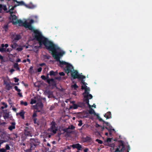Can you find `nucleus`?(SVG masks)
Here are the masks:
<instances>
[{"instance_id": "0e129e2a", "label": "nucleus", "mask_w": 152, "mask_h": 152, "mask_svg": "<svg viewBox=\"0 0 152 152\" xmlns=\"http://www.w3.org/2000/svg\"><path fill=\"white\" fill-rule=\"evenodd\" d=\"M46 80H48V79H50L49 78V74H48L47 75V76L46 77Z\"/></svg>"}, {"instance_id": "4c0bfd02", "label": "nucleus", "mask_w": 152, "mask_h": 152, "mask_svg": "<svg viewBox=\"0 0 152 152\" xmlns=\"http://www.w3.org/2000/svg\"><path fill=\"white\" fill-rule=\"evenodd\" d=\"M8 46L9 45L7 44H5V45H4V44H2L1 45V47L2 48L5 47L6 48H7L8 47Z\"/></svg>"}, {"instance_id": "1a4fd4ad", "label": "nucleus", "mask_w": 152, "mask_h": 152, "mask_svg": "<svg viewBox=\"0 0 152 152\" xmlns=\"http://www.w3.org/2000/svg\"><path fill=\"white\" fill-rule=\"evenodd\" d=\"M46 82L49 84H51V86L53 87H56V83L55 79L53 78H51L50 79H48L46 80Z\"/></svg>"}, {"instance_id": "774afa93", "label": "nucleus", "mask_w": 152, "mask_h": 152, "mask_svg": "<svg viewBox=\"0 0 152 152\" xmlns=\"http://www.w3.org/2000/svg\"><path fill=\"white\" fill-rule=\"evenodd\" d=\"M21 61V60L20 58H18L16 60V62H20Z\"/></svg>"}, {"instance_id": "aec40b11", "label": "nucleus", "mask_w": 152, "mask_h": 152, "mask_svg": "<svg viewBox=\"0 0 152 152\" xmlns=\"http://www.w3.org/2000/svg\"><path fill=\"white\" fill-rule=\"evenodd\" d=\"M89 99H90L89 97L84 98V102H86L88 107L91 108V106L89 103Z\"/></svg>"}, {"instance_id": "052dcab7", "label": "nucleus", "mask_w": 152, "mask_h": 152, "mask_svg": "<svg viewBox=\"0 0 152 152\" xmlns=\"http://www.w3.org/2000/svg\"><path fill=\"white\" fill-rule=\"evenodd\" d=\"M11 50H12V49H10L9 48H8L7 50L6 49V52H7L10 53Z\"/></svg>"}, {"instance_id": "e2e57ef3", "label": "nucleus", "mask_w": 152, "mask_h": 152, "mask_svg": "<svg viewBox=\"0 0 152 152\" xmlns=\"http://www.w3.org/2000/svg\"><path fill=\"white\" fill-rule=\"evenodd\" d=\"M126 148H127V150H130V147L129 145H128L126 146Z\"/></svg>"}, {"instance_id": "c03bdc74", "label": "nucleus", "mask_w": 152, "mask_h": 152, "mask_svg": "<svg viewBox=\"0 0 152 152\" xmlns=\"http://www.w3.org/2000/svg\"><path fill=\"white\" fill-rule=\"evenodd\" d=\"M4 118H9V114L8 113H6L4 115Z\"/></svg>"}, {"instance_id": "79ce46f5", "label": "nucleus", "mask_w": 152, "mask_h": 152, "mask_svg": "<svg viewBox=\"0 0 152 152\" xmlns=\"http://www.w3.org/2000/svg\"><path fill=\"white\" fill-rule=\"evenodd\" d=\"M0 59L1 62L4 61L3 57L1 55H0Z\"/></svg>"}, {"instance_id": "ea45409f", "label": "nucleus", "mask_w": 152, "mask_h": 152, "mask_svg": "<svg viewBox=\"0 0 152 152\" xmlns=\"http://www.w3.org/2000/svg\"><path fill=\"white\" fill-rule=\"evenodd\" d=\"M10 147L9 146V145H8V144H7L5 146V150H10Z\"/></svg>"}, {"instance_id": "dca6fc26", "label": "nucleus", "mask_w": 152, "mask_h": 152, "mask_svg": "<svg viewBox=\"0 0 152 152\" xmlns=\"http://www.w3.org/2000/svg\"><path fill=\"white\" fill-rule=\"evenodd\" d=\"M25 112L23 110H21V111L18 113H17V115H19L21 117L22 119H24V114Z\"/></svg>"}, {"instance_id": "6ab92c4d", "label": "nucleus", "mask_w": 152, "mask_h": 152, "mask_svg": "<svg viewBox=\"0 0 152 152\" xmlns=\"http://www.w3.org/2000/svg\"><path fill=\"white\" fill-rule=\"evenodd\" d=\"M75 128V127L73 125H71L68 126V128L66 129L65 132L67 133H71V132L68 131L69 129H73Z\"/></svg>"}, {"instance_id": "58836bf2", "label": "nucleus", "mask_w": 152, "mask_h": 152, "mask_svg": "<svg viewBox=\"0 0 152 152\" xmlns=\"http://www.w3.org/2000/svg\"><path fill=\"white\" fill-rule=\"evenodd\" d=\"M96 141L97 142L101 144L103 143L102 141L100 140L99 139H96Z\"/></svg>"}, {"instance_id": "7ed1b4c3", "label": "nucleus", "mask_w": 152, "mask_h": 152, "mask_svg": "<svg viewBox=\"0 0 152 152\" xmlns=\"http://www.w3.org/2000/svg\"><path fill=\"white\" fill-rule=\"evenodd\" d=\"M40 142L39 140L36 138H31L27 144L28 148L34 150L39 147Z\"/></svg>"}, {"instance_id": "4be33fe9", "label": "nucleus", "mask_w": 152, "mask_h": 152, "mask_svg": "<svg viewBox=\"0 0 152 152\" xmlns=\"http://www.w3.org/2000/svg\"><path fill=\"white\" fill-rule=\"evenodd\" d=\"M12 18V20L13 21H16V20H17V17L15 15H10V19Z\"/></svg>"}, {"instance_id": "6e6552de", "label": "nucleus", "mask_w": 152, "mask_h": 152, "mask_svg": "<svg viewBox=\"0 0 152 152\" xmlns=\"http://www.w3.org/2000/svg\"><path fill=\"white\" fill-rule=\"evenodd\" d=\"M104 123H105L106 126H108L107 127H105V128L108 130V132H109L110 134V135L111 134V132L112 131H115V130L114 129H112V127L110 125V124L107 122H104V121H103Z\"/></svg>"}, {"instance_id": "9d476101", "label": "nucleus", "mask_w": 152, "mask_h": 152, "mask_svg": "<svg viewBox=\"0 0 152 152\" xmlns=\"http://www.w3.org/2000/svg\"><path fill=\"white\" fill-rule=\"evenodd\" d=\"M12 22V23L14 25H16L18 23L19 26H23L25 27V26L24 25V23H25V21L24 22H23L21 20H16V21H13V22Z\"/></svg>"}, {"instance_id": "a18cd8bd", "label": "nucleus", "mask_w": 152, "mask_h": 152, "mask_svg": "<svg viewBox=\"0 0 152 152\" xmlns=\"http://www.w3.org/2000/svg\"><path fill=\"white\" fill-rule=\"evenodd\" d=\"M79 123L78 124V126H81L82 125V121L81 120H80L79 121Z\"/></svg>"}, {"instance_id": "f3484780", "label": "nucleus", "mask_w": 152, "mask_h": 152, "mask_svg": "<svg viewBox=\"0 0 152 152\" xmlns=\"http://www.w3.org/2000/svg\"><path fill=\"white\" fill-rule=\"evenodd\" d=\"M2 10H4L6 12L7 11V9L6 5L0 4V12H1Z\"/></svg>"}, {"instance_id": "72a5a7b5", "label": "nucleus", "mask_w": 152, "mask_h": 152, "mask_svg": "<svg viewBox=\"0 0 152 152\" xmlns=\"http://www.w3.org/2000/svg\"><path fill=\"white\" fill-rule=\"evenodd\" d=\"M79 106L76 104H73V108L74 109H75L78 108Z\"/></svg>"}, {"instance_id": "69168bd1", "label": "nucleus", "mask_w": 152, "mask_h": 152, "mask_svg": "<svg viewBox=\"0 0 152 152\" xmlns=\"http://www.w3.org/2000/svg\"><path fill=\"white\" fill-rule=\"evenodd\" d=\"M88 150V148H86L84 150V152H87Z\"/></svg>"}, {"instance_id": "f03ea898", "label": "nucleus", "mask_w": 152, "mask_h": 152, "mask_svg": "<svg viewBox=\"0 0 152 152\" xmlns=\"http://www.w3.org/2000/svg\"><path fill=\"white\" fill-rule=\"evenodd\" d=\"M34 22V20L32 19L30 20L28 23L26 21H25V23H24L25 28H28L29 30L34 32L35 34V38L39 42L40 46H42L43 44L49 51L53 49V48L56 45L54 44L53 42L48 40L47 38L43 36L38 30L35 29L31 25V24Z\"/></svg>"}, {"instance_id": "473e14b6", "label": "nucleus", "mask_w": 152, "mask_h": 152, "mask_svg": "<svg viewBox=\"0 0 152 152\" xmlns=\"http://www.w3.org/2000/svg\"><path fill=\"white\" fill-rule=\"evenodd\" d=\"M84 79H79L80 80H81V83L82 84H83V85L85 87H86V83L85 82V80H83Z\"/></svg>"}, {"instance_id": "e433bc0d", "label": "nucleus", "mask_w": 152, "mask_h": 152, "mask_svg": "<svg viewBox=\"0 0 152 152\" xmlns=\"http://www.w3.org/2000/svg\"><path fill=\"white\" fill-rule=\"evenodd\" d=\"M36 100L33 99H31V102L30 103L31 104H35L36 103Z\"/></svg>"}, {"instance_id": "4468645a", "label": "nucleus", "mask_w": 152, "mask_h": 152, "mask_svg": "<svg viewBox=\"0 0 152 152\" xmlns=\"http://www.w3.org/2000/svg\"><path fill=\"white\" fill-rule=\"evenodd\" d=\"M37 116V114L36 113H34L32 115V119L33 120L34 123L35 124H37L38 125H39V122L36 121L37 119L35 118Z\"/></svg>"}, {"instance_id": "f257e3e1", "label": "nucleus", "mask_w": 152, "mask_h": 152, "mask_svg": "<svg viewBox=\"0 0 152 152\" xmlns=\"http://www.w3.org/2000/svg\"><path fill=\"white\" fill-rule=\"evenodd\" d=\"M53 48V49L50 50V51H51V55L54 58L56 61L59 62V66L61 67H63L64 65H66L64 68L65 73L68 74L70 72L71 77L73 79L77 78L78 79H82L86 78L85 76L79 74L77 70H75L71 64L65 61L60 60V57L65 54V52L62 50L59 47L56 45Z\"/></svg>"}, {"instance_id": "20e7f679", "label": "nucleus", "mask_w": 152, "mask_h": 152, "mask_svg": "<svg viewBox=\"0 0 152 152\" xmlns=\"http://www.w3.org/2000/svg\"><path fill=\"white\" fill-rule=\"evenodd\" d=\"M81 89L85 90V92L83 94V95H84V98L89 97L90 99H92L93 98L92 95L89 94L90 89L89 88H87V86H86V87H85L83 86H82Z\"/></svg>"}, {"instance_id": "ddd939ff", "label": "nucleus", "mask_w": 152, "mask_h": 152, "mask_svg": "<svg viewBox=\"0 0 152 152\" xmlns=\"http://www.w3.org/2000/svg\"><path fill=\"white\" fill-rule=\"evenodd\" d=\"M11 6H10L9 7V10L7 11L6 12L8 13L9 12L10 14V15H12V14L14 13V12L12 11L13 10H14V8L16 6H17V5H15L13 7H12L11 8H10V7Z\"/></svg>"}, {"instance_id": "412c9836", "label": "nucleus", "mask_w": 152, "mask_h": 152, "mask_svg": "<svg viewBox=\"0 0 152 152\" xmlns=\"http://www.w3.org/2000/svg\"><path fill=\"white\" fill-rule=\"evenodd\" d=\"M104 116L106 117L107 119L111 118H112L111 113L110 112H107L104 115Z\"/></svg>"}, {"instance_id": "a878e982", "label": "nucleus", "mask_w": 152, "mask_h": 152, "mask_svg": "<svg viewBox=\"0 0 152 152\" xmlns=\"http://www.w3.org/2000/svg\"><path fill=\"white\" fill-rule=\"evenodd\" d=\"M11 46L12 48L15 49L16 47L18 46V45L16 42H13L12 44H11Z\"/></svg>"}, {"instance_id": "37998d69", "label": "nucleus", "mask_w": 152, "mask_h": 152, "mask_svg": "<svg viewBox=\"0 0 152 152\" xmlns=\"http://www.w3.org/2000/svg\"><path fill=\"white\" fill-rule=\"evenodd\" d=\"M73 87L75 89H76L78 88V86L76 84H74L73 85Z\"/></svg>"}, {"instance_id": "393cba45", "label": "nucleus", "mask_w": 152, "mask_h": 152, "mask_svg": "<svg viewBox=\"0 0 152 152\" xmlns=\"http://www.w3.org/2000/svg\"><path fill=\"white\" fill-rule=\"evenodd\" d=\"M14 67L16 69V70L20 71V68L19 67L18 64L17 63H15L13 65Z\"/></svg>"}, {"instance_id": "2f4dec72", "label": "nucleus", "mask_w": 152, "mask_h": 152, "mask_svg": "<svg viewBox=\"0 0 152 152\" xmlns=\"http://www.w3.org/2000/svg\"><path fill=\"white\" fill-rule=\"evenodd\" d=\"M0 52L1 53L6 52V48L2 47L0 48Z\"/></svg>"}, {"instance_id": "39448f33", "label": "nucleus", "mask_w": 152, "mask_h": 152, "mask_svg": "<svg viewBox=\"0 0 152 152\" xmlns=\"http://www.w3.org/2000/svg\"><path fill=\"white\" fill-rule=\"evenodd\" d=\"M125 149V148L123 141L120 140L118 141V146L115 149V152H121L124 151Z\"/></svg>"}, {"instance_id": "338daca9", "label": "nucleus", "mask_w": 152, "mask_h": 152, "mask_svg": "<svg viewBox=\"0 0 152 152\" xmlns=\"http://www.w3.org/2000/svg\"><path fill=\"white\" fill-rule=\"evenodd\" d=\"M15 71V70L14 69H12L10 70V72L11 73H12L13 72Z\"/></svg>"}, {"instance_id": "a211bd4d", "label": "nucleus", "mask_w": 152, "mask_h": 152, "mask_svg": "<svg viewBox=\"0 0 152 152\" xmlns=\"http://www.w3.org/2000/svg\"><path fill=\"white\" fill-rule=\"evenodd\" d=\"M14 36V40L18 41L21 38V36L19 34H15Z\"/></svg>"}, {"instance_id": "2eb2a0df", "label": "nucleus", "mask_w": 152, "mask_h": 152, "mask_svg": "<svg viewBox=\"0 0 152 152\" xmlns=\"http://www.w3.org/2000/svg\"><path fill=\"white\" fill-rule=\"evenodd\" d=\"M11 125L9 126L8 129L10 131H12L13 129H14L15 128L16 123L15 122H12L11 123Z\"/></svg>"}, {"instance_id": "603ef678", "label": "nucleus", "mask_w": 152, "mask_h": 152, "mask_svg": "<svg viewBox=\"0 0 152 152\" xmlns=\"http://www.w3.org/2000/svg\"><path fill=\"white\" fill-rule=\"evenodd\" d=\"M59 74L60 75L62 76H64L65 75L64 73L63 72H59Z\"/></svg>"}, {"instance_id": "b1692460", "label": "nucleus", "mask_w": 152, "mask_h": 152, "mask_svg": "<svg viewBox=\"0 0 152 152\" xmlns=\"http://www.w3.org/2000/svg\"><path fill=\"white\" fill-rule=\"evenodd\" d=\"M57 74V72H54L53 70L50 71L49 72V75L51 76H56Z\"/></svg>"}, {"instance_id": "864d4df0", "label": "nucleus", "mask_w": 152, "mask_h": 152, "mask_svg": "<svg viewBox=\"0 0 152 152\" xmlns=\"http://www.w3.org/2000/svg\"><path fill=\"white\" fill-rule=\"evenodd\" d=\"M112 138H108L107 139V141L108 142H111V140Z\"/></svg>"}, {"instance_id": "c85d7f7f", "label": "nucleus", "mask_w": 152, "mask_h": 152, "mask_svg": "<svg viewBox=\"0 0 152 152\" xmlns=\"http://www.w3.org/2000/svg\"><path fill=\"white\" fill-rule=\"evenodd\" d=\"M84 140L86 142H89L91 140V138L88 136H87L84 138Z\"/></svg>"}, {"instance_id": "f8f14e48", "label": "nucleus", "mask_w": 152, "mask_h": 152, "mask_svg": "<svg viewBox=\"0 0 152 152\" xmlns=\"http://www.w3.org/2000/svg\"><path fill=\"white\" fill-rule=\"evenodd\" d=\"M72 147L74 148H76L78 150H80L82 148V146L79 143H77L75 144H73L72 145Z\"/></svg>"}, {"instance_id": "0eeeda50", "label": "nucleus", "mask_w": 152, "mask_h": 152, "mask_svg": "<svg viewBox=\"0 0 152 152\" xmlns=\"http://www.w3.org/2000/svg\"><path fill=\"white\" fill-rule=\"evenodd\" d=\"M31 127H26L24 129V134L25 135L31 136Z\"/></svg>"}, {"instance_id": "bb28decb", "label": "nucleus", "mask_w": 152, "mask_h": 152, "mask_svg": "<svg viewBox=\"0 0 152 152\" xmlns=\"http://www.w3.org/2000/svg\"><path fill=\"white\" fill-rule=\"evenodd\" d=\"M88 113L90 114H95V113L94 110L92 108H90L88 111Z\"/></svg>"}, {"instance_id": "09e8293b", "label": "nucleus", "mask_w": 152, "mask_h": 152, "mask_svg": "<svg viewBox=\"0 0 152 152\" xmlns=\"http://www.w3.org/2000/svg\"><path fill=\"white\" fill-rule=\"evenodd\" d=\"M2 104L3 105H4V107H5V108H6L7 107V104L5 103V102H3L2 103Z\"/></svg>"}, {"instance_id": "a19ab883", "label": "nucleus", "mask_w": 152, "mask_h": 152, "mask_svg": "<svg viewBox=\"0 0 152 152\" xmlns=\"http://www.w3.org/2000/svg\"><path fill=\"white\" fill-rule=\"evenodd\" d=\"M23 49V48L22 47H19L18 48L16 49V50H18V51H21Z\"/></svg>"}, {"instance_id": "9b49d317", "label": "nucleus", "mask_w": 152, "mask_h": 152, "mask_svg": "<svg viewBox=\"0 0 152 152\" xmlns=\"http://www.w3.org/2000/svg\"><path fill=\"white\" fill-rule=\"evenodd\" d=\"M45 95H47L49 98H51L53 95V92L50 90H46L45 92Z\"/></svg>"}, {"instance_id": "423d86ee", "label": "nucleus", "mask_w": 152, "mask_h": 152, "mask_svg": "<svg viewBox=\"0 0 152 152\" xmlns=\"http://www.w3.org/2000/svg\"><path fill=\"white\" fill-rule=\"evenodd\" d=\"M51 127L49 129V130L51 132H52L54 134L56 133L58 131L57 128L56 126V123L54 121H53L51 122Z\"/></svg>"}, {"instance_id": "49530a36", "label": "nucleus", "mask_w": 152, "mask_h": 152, "mask_svg": "<svg viewBox=\"0 0 152 152\" xmlns=\"http://www.w3.org/2000/svg\"><path fill=\"white\" fill-rule=\"evenodd\" d=\"M14 81L15 83L18 82L19 80V79L16 77H14Z\"/></svg>"}, {"instance_id": "3c124183", "label": "nucleus", "mask_w": 152, "mask_h": 152, "mask_svg": "<svg viewBox=\"0 0 152 152\" xmlns=\"http://www.w3.org/2000/svg\"><path fill=\"white\" fill-rule=\"evenodd\" d=\"M54 79L55 80H60L61 79V77L60 76H59L58 77H56L54 78Z\"/></svg>"}, {"instance_id": "6e6d98bb", "label": "nucleus", "mask_w": 152, "mask_h": 152, "mask_svg": "<svg viewBox=\"0 0 152 152\" xmlns=\"http://www.w3.org/2000/svg\"><path fill=\"white\" fill-rule=\"evenodd\" d=\"M39 107H42L43 106V104L41 102H40L39 103Z\"/></svg>"}, {"instance_id": "8fccbe9b", "label": "nucleus", "mask_w": 152, "mask_h": 152, "mask_svg": "<svg viewBox=\"0 0 152 152\" xmlns=\"http://www.w3.org/2000/svg\"><path fill=\"white\" fill-rule=\"evenodd\" d=\"M41 78L42 79H43L44 80H46V77L45 75H43L41 76Z\"/></svg>"}, {"instance_id": "c9c22d12", "label": "nucleus", "mask_w": 152, "mask_h": 152, "mask_svg": "<svg viewBox=\"0 0 152 152\" xmlns=\"http://www.w3.org/2000/svg\"><path fill=\"white\" fill-rule=\"evenodd\" d=\"M14 88L15 90L17 91L18 92H20L21 91V90L18 88V87L17 86H15L14 87Z\"/></svg>"}, {"instance_id": "5fc2aeb1", "label": "nucleus", "mask_w": 152, "mask_h": 152, "mask_svg": "<svg viewBox=\"0 0 152 152\" xmlns=\"http://www.w3.org/2000/svg\"><path fill=\"white\" fill-rule=\"evenodd\" d=\"M6 150L4 148L0 149V152H5Z\"/></svg>"}, {"instance_id": "680f3d73", "label": "nucleus", "mask_w": 152, "mask_h": 152, "mask_svg": "<svg viewBox=\"0 0 152 152\" xmlns=\"http://www.w3.org/2000/svg\"><path fill=\"white\" fill-rule=\"evenodd\" d=\"M109 146L113 148L115 147V144L112 143L109 145Z\"/></svg>"}, {"instance_id": "4d7b16f0", "label": "nucleus", "mask_w": 152, "mask_h": 152, "mask_svg": "<svg viewBox=\"0 0 152 152\" xmlns=\"http://www.w3.org/2000/svg\"><path fill=\"white\" fill-rule=\"evenodd\" d=\"M42 70V68L41 67H39L37 69V72H41Z\"/></svg>"}, {"instance_id": "bf43d9fd", "label": "nucleus", "mask_w": 152, "mask_h": 152, "mask_svg": "<svg viewBox=\"0 0 152 152\" xmlns=\"http://www.w3.org/2000/svg\"><path fill=\"white\" fill-rule=\"evenodd\" d=\"M18 94L20 97H23V95L22 94L20 93V92H18Z\"/></svg>"}, {"instance_id": "f704fd0d", "label": "nucleus", "mask_w": 152, "mask_h": 152, "mask_svg": "<svg viewBox=\"0 0 152 152\" xmlns=\"http://www.w3.org/2000/svg\"><path fill=\"white\" fill-rule=\"evenodd\" d=\"M6 86L7 88V90H9L12 88V86L9 84H6Z\"/></svg>"}, {"instance_id": "c756f323", "label": "nucleus", "mask_w": 152, "mask_h": 152, "mask_svg": "<svg viewBox=\"0 0 152 152\" xmlns=\"http://www.w3.org/2000/svg\"><path fill=\"white\" fill-rule=\"evenodd\" d=\"M3 28L5 31H7L8 28V24H5L3 26Z\"/></svg>"}, {"instance_id": "de8ad7c7", "label": "nucleus", "mask_w": 152, "mask_h": 152, "mask_svg": "<svg viewBox=\"0 0 152 152\" xmlns=\"http://www.w3.org/2000/svg\"><path fill=\"white\" fill-rule=\"evenodd\" d=\"M13 137L14 138H17L18 137V136L17 134L13 133Z\"/></svg>"}, {"instance_id": "5701e85b", "label": "nucleus", "mask_w": 152, "mask_h": 152, "mask_svg": "<svg viewBox=\"0 0 152 152\" xmlns=\"http://www.w3.org/2000/svg\"><path fill=\"white\" fill-rule=\"evenodd\" d=\"M25 7L28 8L33 9L35 7V6L31 3L28 4H26Z\"/></svg>"}, {"instance_id": "13d9d810", "label": "nucleus", "mask_w": 152, "mask_h": 152, "mask_svg": "<svg viewBox=\"0 0 152 152\" xmlns=\"http://www.w3.org/2000/svg\"><path fill=\"white\" fill-rule=\"evenodd\" d=\"M32 151V150H31V149L28 148L26 150V152H31Z\"/></svg>"}, {"instance_id": "cd10ccee", "label": "nucleus", "mask_w": 152, "mask_h": 152, "mask_svg": "<svg viewBox=\"0 0 152 152\" xmlns=\"http://www.w3.org/2000/svg\"><path fill=\"white\" fill-rule=\"evenodd\" d=\"M33 66H31L29 69L28 70V72L30 74H31L33 73Z\"/></svg>"}, {"instance_id": "7c9ffc66", "label": "nucleus", "mask_w": 152, "mask_h": 152, "mask_svg": "<svg viewBox=\"0 0 152 152\" xmlns=\"http://www.w3.org/2000/svg\"><path fill=\"white\" fill-rule=\"evenodd\" d=\"M20 104L21 105H24L26 106L28 105V103L27 102H24L23 101H21L20 102Z\"/></svg>"}]
</instances>
